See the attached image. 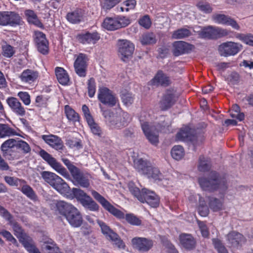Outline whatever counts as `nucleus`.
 <instances>
[{"label": "nucleus", "instance_id": "nucleus-5", "mask_svg": "<svg viewBox=\"0 0 253 253\" xmlns=\"http://www.w3.org/2000/svg\"><path fill=\"white\" fill-rule=\"evenodd\" d=\"M103 115L107 124L112 129H119L126 126L129 119V115L123 111H121L119 115L114 116L109 111H105Z\"/></svg>", "mask_w": 253, "mask_h": 253}, {"label": "nucleus", "instance_id": "nucleus-37", "mask_svg": "<svg viewBox=\"0 0 253 253\" xmlns=\"http://www.w3.org/2000/svg\"><path fill=\"white\" fill-rule=\"evenodd\" d=\"M102 27L108 30L113 31L117 30L115 17L106 18L102 23Z\"/></svg>", "mask_w": 253, "mask_h": 253}, {"label": "nucleus", "instance_id": "nucleus-18", "mask_svg": "<svg viewBox=\"0 0 253 253\" xmlns=\"http://www.w3.org/2000/svg\"><path fill=\"white\" fill-rule=\"evenodd\" d=\"M69 170L75 182L84 188L89 187V182L88 179L84 175V173L79 169L74 166Z\"/></svg>", "mask_w": 253, "mask_h": 253}, {"label": "nucleus", "instance_id": "nucleus-49", "mask_svg": "<svg viewBox=\"0 0 253 253\" xmlns=\"http://www.w3.org/2000/svg\"><path fill=\"white\" fill-rule=\"evenodd\" d=\"M17 141L14 139H9L5 141L1 145L0 149L4 152L6 153L10 149L16 147Z\"/></svg>", "mask_w": 253, "mask_h": 253}, {"label": "nucleus", "instance_id": "nucleus-16", "mask_svg": "<svg viewBox=\"0 0 253 253\" xmlns=\"http://www.w3.org/2000/svg\"><path fill=\"white\" fill-rule=\"evenodd\" d=\"M20 18L18 14L14 12L3 11L0 12V25H14L18 24Z\"/></svg>", "mask_w": 253, "mask_h": 253}, {"label": "nucleus", "instance_id": "nucleus-39", "mask_svg": "<svg viewBox=\"0 0 253 253\" xmlns=\"http://www.w3.org/2000/svg\"><path fill=\"white\" fill-rule=\"evenodd\" d=\"M61 181L57 182L53 188L62 194L68 193L70 190L68 185L60 177Z\"/></svg>", "mask_w": 253, "mask_h": 253}, {"label": "nucleus", "instance_id": "nucleus-46", "mask_svg": "<svg viewBox=\"0 0 253 253\" xmlns=\"http://www.w3.org/2000/svg\"><path fill=\"white\" fill-rule=\"evenodd\" d=\"M211 162L208 159L204 157H200L198 165V169L200 171L205 172L210 169L211 168Z\"/></svg>", "mask_w": 253, "mask_h": 253}, {"label": "nucleus", "instance_id": "nucleus-6", "mask_svg": "<svg viewBox=\"0 0 253 253\" xmlns=\"http://www.w3.org/2000/svg\"><path fill=\"white\" fill-rule=\"evenodd\" d=\"M72 193L82 205L86 209L91 211H97L99 209V206L92 199L87 195L83 190L76 188L72 189Z\"/></svg>", "mask_w": 253, "mask_h": 253}, {"label": "nucleus", "instance_id": "nucleus-20", "mask_svg": "<svg viewBox=\"0 0 253 253\" xmlns=\"http://www.w3.org/2000/svg\"><path fill=\"white\" fill-rule=\"evenodd\" d=\"M228 243L231 247L235 248H239L246 243L245 238L241 234L232 231L230 232L226 237Z\"/></svg>", "mask_w": 253, "mask_h": 253}, {"label": "nucleus", "instance_id": "nucleus-14", "mask_svg": "<svg viewBox=\"0 0 253 253\" xmlns=\"http://www.w3.org/2000/svg\"><path fill=\"white\" fill-rule=\"evenodd\" d=\"M98 98L103 104L110 106L115 105L118 101L111 91L105 87H102L99 88Z\"/></svg>", "mask_w": 253, "mask_h": 253}, {"label": "nucleus", "instance_id": "nucleus-2", "mask_svg": "<svg viewBox=\"0 0 253 253\" xmlns=\"http://www.w3.org/2000/svg\"><path fill=\"white\" fill-rule=\"evenodd\" d=\"M57 211L66 219L74 227H79L83 223V219L80 211L71 204L60 201L56 204Z\"/></svg>", "mask_w": 253, "mask_h": 253}, {"label": "nucleus", "instance_id": "nucleus-47", "mask_svg": "<svg viewBox=\"0 0 253 253\" xmlns=\"http://www.w3.org/2000/svg\"><path fill=\"white\" fill-rule=\"evenodd\" d=\"M140 42L142 44H150L156 43V39L153 33H146L142 35Z\"/></svg>", "mask_w": 253, "mask_h": 253}, {"label": "nucleus", "instance_id": "nucleus-28", "mask_svg": "<svg viewBox=\"0 0 253 253\" xmlns=\"http://www.w3.org/2000/svg\"><path fill=\"white\" fill-rule=\"evenodd\" d=\"M151 83L153 85L166 86L170 84L171 81L167 74L162 71H159L151 80Z\"/></svg>", "mask_w": 253, "mask_h": 253}, {"label": "nucleus", "instance_id": "nucleus-25", "mask_svg": "<svg viewBox=\"0 0 253 253\" xmlns=\"http://www.w3.org/2000/svg\"><path fill=\"white\" fill-rule=\"evenodd\" d=\"M6 103L11 110L16 115L20 116H24L26 111L20 102L17 98L10 97L6 99Z\"/></svg>", "mask_w": 253, "mask_h": 253}, {"label": "nucleus", "instance_id": "nucleus-61", "mask_svg": "<svg viewBox=\"0 0 253 253\" xmlns=\"http://www.w3.org/2000/svg\"><path fill=\"white\" fill-rule=\"evenodd\" d=\"M88 94L90 97L94 96L96 92V85L95 80L93 78H90L88 81Z\"/></svg>", "mask_w": 253, "mask_h": 253}, {"label": "nucleus", "instance_id": "nucleus-60", "mask_svg": "<svg viewBox=\"0 0 253 253\" xmlns=\"http://www.w3.org/2000/svg\"><path fill=\"white\" fill-rule=\"evenodd\" d=\"M126 219L129 224L139 226L141 224V221L133 214H127L126 215Z\"/></svg>", "mask_w": 253, "mask_h": 253}, {"label": "nucleus", "instance_id": "nucleus-23", "mask_svg": "<svg viewBox=\"0 0 253 253\" xmlns=\"http://www.w3.org/2000/svg\"><path fill=\"white\" fill-rule=\"evenodd\" d=\"M39 76V73L38 71L27 69L22 71L19 76V79L21 82L30 84L36 82Z\"/></svg>", "mask_w": 253, "mask_h": 253}, {"label": "nucleus", "instance_id": "nucleus-57", "mask_svg": "<svg viewBox=\"0 0 253 253\" xmlns=\"http://www.w3.org/2000/svg\"><path fill=\"white\" fill-rule=\"evenodd\" d=\"M212 244L218 253H228L225 247L219 239L215 238L213 239Z\"/></svg>", "mask_w": 253, "mask_h": 253}, {"label": "nucleus", "instance_id": "nucleus-26", "mask_svg": "<svg viewBox=\"0 0 253 253\" xmlns=\"http://www.w3.org/2000/svg\"><path fill=\"white\" fill-rule=\"evenodd\" d=\"M142 193L144 198V200L142 203L146 202L153 208L159 206L160 199L154 192L144 188L142 189Z\"/></svg>", "mask_w": 253, "mask_h": 253}, {"label": "nucleus", "instance_id": "nucleus-64", "mask_svg": "<svg viewBox=\"0 0 253 253\" xmlns=\"http://www.w3.org/2000/svg\"><path fill=\"white\" fill-rule=\"evenodd\" d=\"M203 199L199 197L200 206L198 208L199 214L202 216H206L209 214V210L205 204L203 203Z\"/></svg>", "mask_w": 253, "mask_h": 253}, {"label": "nucleus", "instance_id": "nucleus-36", "mask_svg": "<svg viewBox=\"0 0 253 253\" xmlns=\"http://www.w3.org/2000/svg\"><path fill=\"white\" fill-rule=\"evenodd\" d=\"M191 134V129L188 126H185L177 133L176 138L177 140L185 141L189 138L190 139Z\"/></svg>", "mask_w": 253, "mask_h": 253}, {"label": "nucleus", "instance_id": "nucleus-30", "mask_svg": "<svg viewBox=\"0 0 253 253\" xmlns=\"http://www.w3.org/2000/svg\"><path fill=\"white\" fill-rule=\"evenodd\" d=\"M191 45L183 41L175 42L172 45V52L174 55H179L188 52Z\"/></svg>", "mask_w": 253, "mask_h": 253}, {"label": "nucleus", "instance_id": "nucleus-9", "mask_svg": "<svg viewBox=\"0 0 253 253\" xmlns=\"http://www.w3.org/2000/svg\"><path fill=\"white\" fill-rule=\"evenodd\" d=\"M91 193L93 198L97 201L102 207L111 213L118 218L122 219L125 217L124 214L120 210L115 208L102 196L95 190H91Z\"/></svg>", "mask_w": 253, "mask_h": 253}, {"label": "nucleus", "instance_id": "nucleus-27", "mask_svg": "<svg viewBox=\"0 0 253 253\" xmlns=\"http://www.w3.org/2000/svg\"><path fill=\"white\" fill-rule=\"evenodd\" d=\"M35 36L38 50L42 54L47 53L48 47L45 35L43 33L38 31L35 32Z\"/></svg>", "mask_w": 253, "mask_h": 253}, {"label": "nucleus", "instance_id": "nucleus-41", "mask_svg": "<svg viewBox=\"0 0 253 253\" xmlns=\"http://www.w3.org/2000/svg\"><path fill=\"white\" fill-rule=\"evenodd\" d=\"M21 192L28 198L32 200H35L37 198V196L33 190V189L29 185L24 183L22 185H20Z\"/></svg>", "mask_w": 253, "mask_h": 253}, {"label": "nucleus", "instance_id": "nucleus-34", "mask_svg": "<svg viewBox=\"0 0 253 253\" xmlns=\"http://www.w3.org/2000/svg\"><path fill=\"white\" fill-rule=\"evenodd\" d=\"M55 72L59 83L63 85L67 84L69 81V77L66 71L63 68L57 67Z\"/></svg>", "mask_w": 253, "mask_h": 253}, {"label": "nucleus", "instance_id": "nucleus-17", "mask_svg": "<svg viewBox=\"0 0 253 253\" xmlns=\"http://www.w3.org/2000/svg\"><path fill=\"white\" fill-rule=\"evenodd\" d=\"M69 170L75 182L84 188L89 187V182L88 179L84 175V173L79 169L74 166Z\"/></svg>", "mask_w": 253, "mask_h": 253}, {"label": "nucleus", "instance_id": "nucleus-54", "mask_svg": "<svg viewBox=\"0 0 253 253\" xmlns=\"http://www.w3.org/2000/svg\"><path fill=\"white\" fill-rule=\"evenodd\" d=\"M15 52L14 47L9 44H6L2 46V54L7 58L11 57Z\"/></svg>", "mask_w": 253, "mask_h": 253}, {"label": "nucleus", "instance_id": "nucleus-43", "mask_svg": "<svg viewBox=\"0 0 253 253\" xmlns=\"http://www.w3.org/2000/svg\"><path fill=\"white\" fill-rule=\"evenodd\" d=\"M65 113L68 119L73 122H77L79 120L78 114L69 106H65Z\"/></svg>", "mask_w": 253, "mask_h": 253}, {"label": "nucleus", "instance_id": "nucleus-35", "mask_svg": "<svg viewBox=\"0 0 253 253\" xmlns=\"http://www.w3.org/2000/svg\"><path fill=\"white\" fill-rule=\"evenodd\" d=\"M17 134V132L8 125L0 124V138L10 137Z\"/></svg>", "mask_w": 253, "mask_h": 253}, {"label": "nucleus", "instance_id": "nucleus-42", "mask_svg": "<svg viewBox=\"0 0 253 253\" xmlns=\"http://www.w3.org/2000/svg\"><path fill=\"white\" fill-rule=\"evenodd\" d=\"M209 206L213 211H217L223 209V202L216 198H211L210 200Z\"/></svg>", "mask_w": 253, "mask_h": 253}, {"label": "nucleus", "instance_id": "nucleus-8", "mask_svg": "<svg viewBox=\"0 0 253 253\" xmlns=\"http://www.w3.org/2000/svg\"><path fill=\"white\" fill-rule=\"evenodd\" d=\"M119 55L124 61H126L132 55L134 45L127 40H119L117 42Z\"/></svg>", "mask_w": 253, "mask_h": 253}, {"label": "nucleus", "instance_id": "nucleus-11", "mask_svg": "<svg viewBox=\"0 0 253 253\" xmlns=\"http://www.w3.org/2000/svg\"><path fill=\"white\" fill-rule=\"evenodd\" d=\"M242 45L239 43L226 42L219 45L218 50L221 56L227 57L237 54L242 50Z\"/></svg>", "mask_w": 253, "mask_h": 253}, {"label": "nucleus", "instance_id": "nucleus-15", "mask_svg": "<svg viewBox=\"0 0 253 253\" xmlns=\"http://www.w3.org/2000/svg\"><path fill=\"white\" fill-rule=\"evenodd\" d=\"M141 127L144 133L149 141L153 145H156L158 143V135L157 132H154L155 127L150 126L147 122L144 121L142 116L140 117Z\"/></svg>", "mask_w": 253, "mask_h": 253}, {"label": "nucleus", "instance_id": "nucleus-58", "mask_svg": "<svg viewBox=\"0 0 253 253\" xmlns=\"http://www.w3.org/2000/svg\"><path fill=\"white\" fill-rule=\"evenodd\" d=\"M196 6L200 10L204 13H209L212 11L211 5L206 2L200 1L197 3Z\"/></svg>", "mask_w": 253, "mask_h": 253}, {"label": "nucleus", "instance_id": "nucleus-22", "mask_svg": "<svg viewBox=\"0 0 253 253\" xmlns=\"http://www.w3.org/2000/svg\"><path fill=\"white\" fill-rule=\"evenodd\" d=\"M76 39L84 44H94L99 40L100 36L96 32H85L78 34Z\"/></svg>", "mask_w": 253, "mask_h": 253}, {"label": "nucleus", "instance_id": "nucleus-31", "mask_svg": "<svg viewBox=\"0 0 253 253\" xmlns=\"http://www.w3.org/2000/svg\"><path fill=\"white\" fill-rule=\"evenodd\" d=\"M84 13L82 9H78L69 12L66 15L67 20L72 24H78L83 19Z\"/></svg>", "mask_w": 253, "mask_h": 253}, {"label": "nucleus", "instance_id": "nucleus-45", "mask_svg": "<svg viewBox=\"0 0 253 253\" xmlns=\"http://www.w3.org/2000/svg\"><path fill=\"white\" fill-rule=\"evenodd\" d=\"M5 182L10 186H19L24 183H26L24 180L17 177L5 176L4 177Z\"/></svg>", "mask_w": 253, "mask_h": 253}, {"label": "nucleus", "instance_id": "nucleus-29", "mask_svg": "<svg viewBox=\"0 0 253 253\" xmlns=\"http://www.w3.org/2000/svg\"><path fill=\"white\" fill-rule=\"evenodd\" d=\"M42 138L47 144L56 150H61L63 147L62 141L56 135H43Z\"/></svg>", "mask_w": 253, "mask_h": 253}, {"label": "nucleus", "instance_id": "nucleus-12", "mask_svg": "<svg viewBox=\"0 0 253 253\" xmlns=\"http://www.w3.org/2000/svg\"><path fill=\"white\" fill-rule=\"evenodd\" d=\"M132 248L140 252H147L150 250L153 245L154 241L145 237H135L131 240Z\"/></svg>", "mask_w": 253, "mask_h": 253}, {"label": "nucleus", "instance_id": "nucleus-63", "mask_svg": "<svg viewBox=\"0 0 253 253\" xmlns=\"http://www.w3.org/2000/svg\"><path fill=\"white\" fill-rule=\"evenodd\" d=\"M16 148L21 149L25 153H29L31 151L29 144L22 140L17 141Z\"/></svg>", "mask_w": 253, "mask_h": 253}, {"label": "nucleus", "instance_id": "nucleus-7", "mask_svg": "<svg viewBox=\"0 0 253 253\" xmlns=\"http://www.w3.org/2000/svg\"><path fill=\"white\" fill-rule=\"evenodd\" d=\"M229 32L224 29L209 26L203 28L198 32L199 36L202 38L214 39L226 36Z\"/></svg>", "mask_w": 253, "mask_h": 253}, {"label": "nucleus", "instance_id": "nucleus-4", "mask_svg": "<svg viewBox=\"0 0 253 253\" xmlns=\"http://www.w3.org/2000/svg\"><path fill=\"white\" fill-rule=\"evenodd\" d=\"M134 167L140 172L154 180L161 179L162 175L159 169L151 163L142 159L134 161Z\"/></svg>", "mask_w": 253, "mask_h": 253}, {"label": "nucleus", "instance_id": "nucleus-56", "mask_svg": "<svg viewBox=\"0 0 253 253\" xmlns=\"http://www.w3.org/2000/svg\"><path fill=\"white\" fill-rule=\"evenodd\" d=\"M0 235H2L7 241L11 242L16 246H18L17 240L10 232L6 230H0Z\"/></svg>", "mask_w": 253, "mask_h": 253}, {"label": "nucleus", "instance_id": "nucleus-55", "mask_svg": "<svg viewBox=\"0 0 253 253\" xmlns=\"http://www.w3.org/2000/svg\"><path fill=\"white\" fill-rule=\"evenodd\" d=\"M122 0H104L101 3L102 8L106 10H110Z\"/></svg>", "mask_w": 253, "mask_h": 253}, {"label": "nucleus", "instance_id": "nucleus-19", "mask_svg": "<svg viewBox=\"0 0 253 253\" xmlns=\"http://www.w3.org/2000/svg\"><path fill=\"white\" fill-rule=\"evenodd\" d=\"M69 170L75 182L84 188L89 187V182L88 179L84 175V173L79 169L74 166Z\"/></svg>", "mask_w": 253, "mask_h": 253}, {"label": "nucleus", "instance_id": "nucleus-52", "mask_svg": "<svg viewBox=\"0 0 253 253\" xmlns=\"http://www.w3.org/2000/svg\"><path fill=\"white\" fill-rule=\"evenodd\" d=\"M236 38L244 43L250 46H253V35L251 34H238L236 35Z\"/></svg>", "mask_w": 253, "mask_h": 253}, {"label": "nucleus", "instance_id": "nucleus-13", "mask_svg": "<svg viewBox=\"0 0 253 253\" xmlns=\"http://www.w3.org/2000/svg\"><path fill=\"white\" fill-rule=\"evenodd\" d=\"M87 56L83 53L78 55L74 64V67L76 74L81 77L86 76L87 68Z\"/></svg>", "mask_w": 253, "mask_h": 253}, {"label": "nucleus", "instance_id": "nucleus-33", "mask_svg": "<svg viewBox=\"0 0 253 253\" xmlns=\"http://www.w3.org/2000/svg\"><path fill=\"white\" fill-rule=\"evenodd\" d=\"M41 176L44 180L52 187L57 182L61 181L60 177L52 172L43 171L41 173Z\"/></svg>", "mask_w": 253, "mask_h": 253}, {"label": "nucleus", "instance_id": "nucleus-50", "mask_svg": "<svg viewBox=\"0 0 253 253\" xmlns=\"http://www.w3.org/2000/svg\"><path fill=\"white\" fill-rule=\"evenodd\" d=\"M118 29L126 27L130 23L128 17L119 15L115 17Z\"/></svg>", "mask_w": 253, "mask_h": 253}, {"label": "nucleus", "instance_id": "nucleus-10", "mask_svg": "<svg viewBox=\"0 0 253 253\" xmlns=\"http://www.w3.org/2000/svg\"><path fill=\"white\" fill-rule=\"evenodd\" d=\"M40 155L56 172L66 177L69 174L66 169L54 158L44 150L40 151Z\"/></svg>", "mask_w": 253, "mask_h": 253}, {"label": "nucleus", "instance_id": "nucleus-21", "mask_svg": "<svg viewBox=\"0 0 253 253\" xmlns=\"http://www.w3.org/2000/svg\"><path fill=\"white\" fill-rule=\"evenodd\" d=\"M178 96L173 90H168L160 102V107L165 110L170 108L175 102Z\"/></svg>", "mask_w": 253, "mask_h": 253}, {"label": "nucleus", "instance_id": "nucleus-59", "mask_svg": "<svg viewBox=\"0 0 253 253\" xmlns=\"http://www.w3.org/2000/svg\"><path fill=\"white\" fill-rule=\"evenodd\" d=\"M121 98L123 103L126 106L131 104L134 100L132 94L130 92L126 91L122 92Z\"/></svg>", "mask_w": 253, "mask_h": 253}, {"label": "nucleus", "instance_id": "nucleus-53", "mask_svg": "<svg viewBox=\"0 0 253 253\" xmlns=\"http://www.w3.org/2000/svg\"><path fill=\"white\" fill-rule=\"evenodd\" d=\"M25 14L29 23H33L38 26L42 25L34 11L30 9L26 10L25 11Z\"/></svg>", "mask_w": 253, "mask_h": 253}, {"label": "nucleus", "instance_id": "nucleus-32", "mask_svg": "<svg viewBox=\"0 0 253 253\" xmlns=\"http://www.w3.org/2000/svg\"><path fill=\"white\" fill-rule=\"evenodd\" d=\"M181 245L186 249H192L195 247L196 241L190 234H182L179 236Z\"/></svg>", "mask_w": 253, "mask_h": 253}, {"label": "nucleus", "instance_id": "nucleus-48", "mask_svg": "<svg viewBox=\"0 0 253 253\" xmlns=\"http://www.w3.org/2000/svg\"><path fill=\"white\" fill-rule=\"evenodd\" d=\"M230 115L231 117L236 118L240 121L244 119V114L240 113V107L237 104L232 106V109L230 110Z\"/></svg>", "mask_w": 253, "mask_h": 253}, {"label": "nucleus", "instance_id": "nucleus-51", "mask_svg": "<svg viewBox=\"0 0 253 253\" xmlns=\"http://www.w3.org/2000/svg\"><path fill=\"white\" fill-rule=\"evenodd\" d=\"M129 191L134 195L140 202H143L144 200V196L139 189L135 186L132 183L128 184Z\"/></svg>", "mask_w": 253, "mask_h": 253}, {"label": "nucleus", "instance_id": "nucleus-3", "mask_svg": "<svg viewBox=\"0 0 253 253\" xmlns=\"http://www.w3.org/2000/svg\"><path fill=\"white\" fill-rule=\"evenodd\" d=\"M199 183L201 188L206 191L219 190L224 192L227 188L226 180L224 178L219 177L215 172L211 174V178L208 180L205 178H200Z\"/></svg>", "mask_w": 253, "mask_h": 253}, {"label": "nucleus", "instance_id": "nucleus-44", "mask_svg": "<svg viewBox=\"0 0 253 253\" xmlns=\"http://www.w3.org/2000/svg\"><path fill=\"white\" fill-rule=\"evenodd\" d=\"M191 34V32L188 29L181 28L173 32L172 38L175 39H183L189 37Z\"/></svg>", "mask_w": 253, "mask_h": 253}, {"label": "nucleus", "instance_id": "nucleus-24", "mask_svg": "<svg viewBox=\"0 0 253 253\" xmlns=\"http://www.w3.org/2000/svg\"><path fill=\"white\" fill-rule=\"evenodd\" d=\"M214 21L219 24L230 26L236 30H239L240 26L235 20L224 14H216L213 16Z\"/></svg>", "mask_w": 253, "mask_h": 253}, {"label": "nucleus", "instance_id": "nucleus-40", "mask_svg": "<svg viewBox=\"0 0 253 253\" xmlns=\"http://www.w3.org/2000/svg\"><path fill=\"white\" fill-rule=\"evenodd\" d=\"M184 149L180 145L173 146L171 150V156L176 160H181L184 156Z\"/></svg>", "mask_w": 253, "mask_h": 253}, {"label": "nucleus", "instance_id": "nucleus-62", "mask_svg": "<svg viewBox=\"0 0 253 253\" xmlns=\"http://www.w3.org/2000/svg\"><path fill=\"white\" fill-rule=\"evenodd\" d=\"M109 240L114 242V244L120 249H125L126 245L123 241L119 237V235L116 233V236L112 237Z\"/></svg>", "mask_w": 253, "mask_h": 253}, {"label": "nucleus", "instance_id": "nucleus-1", "mask_svg": "<svg viewBox=\"0 0 253 253\" xmlns=\"http://www.w3.org/2000/svg\"><path fill=\"white\" fill-rule=\"evenodd\" d=\"M0 215L8 221L14 235L29 253H41L33 243L32 239L24 232L23 229L17 222L12 220L11 215L3 207L0 210Z\"/></svg>", "mask_w": 253, "mask_h": 253}, {"label": "nucleus", "instance_id": "nucleus-38", "mask_svg": "<svg viewBox=\"0 0 253 253\" xmlns=\"http://www.w3.org/2000/svg\"><path fill=\"white\" fill-rule=\"evenodd\" d=\"M97 223L101 228L102 233L107 239L110 240L112 237L116 236V233L112 230L105 223L100 220H98Z\"/></svg>", "mask_w": 253, "mask_h": 253}]
</instances>
